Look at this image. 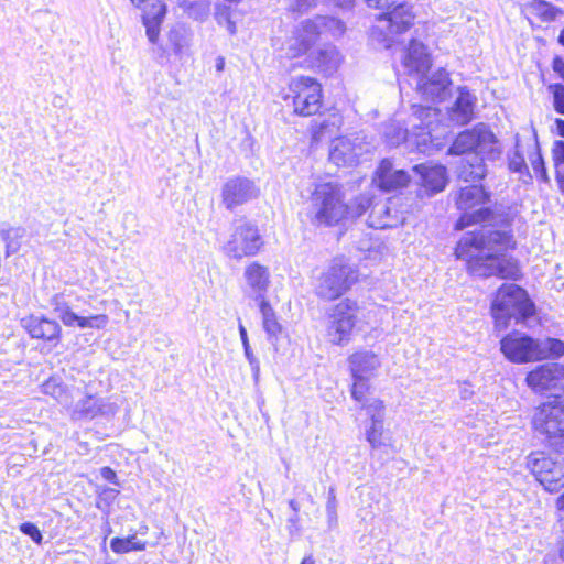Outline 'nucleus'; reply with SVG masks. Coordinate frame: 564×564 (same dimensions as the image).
Segmentation results:
<instances>
[{
    "mask_svg": "<svg viewBox=\"0 0 564 564\" xmlns=\"http://www.w3.org/2000/svg\"><path fill=\"white\" fill-rule=\"evenodd\" d=\"M514 246L510 232L481 227L460 238L455 254L467 262L468 271L474 276L516 280L519 267L514 259L507 257V251Z\"/></svg>",
    "mask_w": 564,
    "mask_h": 564,
    "instance_id": "obj_1",
    "label": "nucleus"
},
{
    "mask_svg": "<svg viewBox=\"0 0 564 564\" xmlns=\"http://www.w3.org/2000/svg\"><path fill=\"white\" fill-rule=\"evenodd\" d=\"M534 314L535 305L523 288L514 283H505L497 290L491 303V315L497 329H506L512 318L519 323Z\"/></svg>",
    "mask_w": 564,
    "mask_h": 564,
    "instance_id": "obj_2",
    "label": "nucleus"
},
{
    "mask_svg": "<svg viewBox=\"0 0 564 564\" xmlns=\"http://www.w3.org/2000/svg\"><path fill=\"white\" fill-rule=\"evenodd\" d=\"M348 206L344 202L341 186L326 182L315 186L311 195L312 221L316 225L335 226L347 217Z\"/></svg>",
    "mask_w": 564,
    "mask_h": 564,
    "instance_id": "obj_3",
    "label": "nucleus"
},
{
    "mask_svg": "<svg viewBox=\"0 0 564 564\" xmlns=\"http://www.w3.org/2000/svg\"><path fill=\"white\" fill-rule=\"evenodd\" d=\"M355 265L345 258H335L321 273L315 283L316 295L325 301H334L345 294L358 281Z\"/></svg>",
    "mask_w": 564,
    "mask_h": 564,
    "instance_id": "obj_4",
    "label": "nucleus"
},
{
    "mask_svg": "<svg viewBox=\"0 0 564 564\" xmlns=\"http://www.w3.org/2000/svg\"><path fill=\"white\" fill-rule=\"evenodd\" d=\"M448 153L486 155L487 160L495 161L500 158L501 149L490 128L485 123H478L474 128L458 133L449 147Z\"/></svg>",
    "mask_w": 564,
    "mask_h": 564,
    "instance_id": "obj_5",
    "label": "nucleus"
},
{
    "mask_svg": "<svg viewBox=\"0 0 564 564\" xmlns=\"http://www.w3.org/2000/svg\"><path fill=\"white\" fill-rule=\"evenodd\" d=\"M489 200L490 193L481 185L462 187L456 196V206L463 214L457 220L456 228L464 229L474 224L490 221L494 213L491 208L484 206Z\"/></svg>",
    "mask_w": 564,
    "mask_h": 564,
    "instance_id": "obj_6",
    "label": "nucleus"
},
{
    "mask_svg": "<svg viewBox=\"0 0 564 564\" xmlns=\"http://www.w3.org/2000/svg\"><path fill=\"white\" fill-rule=\"evenodd\" d=\"M263 245L258 227L245 219H238L232 224L231 234L223 243L221 251L230 259L241 260L256 256Z\"/></svg>",
    "mask_w": 564,
    "mask_h": 564,
    "instance_id": "obj_7",
    "label": "nucleus"
},
{
    "mask_svg": "<svg viewBox=\"0 0 564 564\" xmlns=\"http://www.w3.org/2000/svg\"><path fill=\"white\" fill-rule=\"evenodd\" d=\"M358 312V303L350 299H344L330 308L326 335L332 344L343 346L350 341Z\"/></svg>",
    "mask_w": 564,
    "mask_h": 564,
    "instance_id": "obj_8",
    "label": "nucleus"
},
{
    "mask_svg": "<svg viewBox=\"0 0 564 564\" xmlns=\"http://www.w3.org/2000/svg\"><path fill=\"white\" fill-rule=\"evenodd\" d=\"M533 425L550 442H564V397L543 402L534 413Z\"/></svg>",
    "mask_w": 564,
    "mask_h": 564,
    "instance_id": "obj_9",
    "label": "nucleus"
},
{
    "mask_svg": "<svg viewBox=\"0 0 564 564\" xmlns=\"http://www.w3.org/2000/svg\"><path fill=\"white\" fill-rule=\"evenodd\" d=\"M292 95L293 110L296 115L308 117L318 112L322 107V86L307 76L293 77L289 84Z\"/></svg>",
    "mask_w": 564,
    "mask_h": 564,
    "instance_id": "obj_10",
    "label": "nucleus"
},
{
    "mask_svg": "<svg viewBox=\"0 0 564 564\" xmlns=\"http://www.w3.org/2000/svg\"><path fill=\"white\" fill-rule=\"evenodd\" d=\"M500 349L507 359L522 364L541 359L542 346L540 340L521 334H509L500 341Z\"/></svg>",
    "mask_w": 564,
    "mask_h": 564,
    "instance_id": "obj_11",
    "label": "nucleus"
},
{
    "mask_svg": "<svg viewBox=\"0 0 564 564\" xmlns=\"http://www.w3.org/2000/svg\"><path fill=\"white\" fill-rule=\"evenodd\" d=\"M259 195V188L253 181L237 176L229 178L223 186L221 197L227 209L246 204Z\"/></svg>",
    "mask_w": 564,
    "mask_h": 564,
    "instance_id": "obj_12",
    "label": "nucleus"
},
{
    "mask_svg": "<svg viewBox=\"0 0 564 564\" xmlns=\"http://www.w3.org/2000/svg\"><path fill=\"white\" fill-rule=\"evenodd\" d=\"M527 383L536 392L562 388L564 381V366L549 362L539 366L527 376Z\"/></svg>",
    "mask_w": 564,
    "mask_h": 564,
    "instance_id": "obj_13",
    "label": "nucleus"
},
{
    "mask_svg": "<svg viewBox=\"0 0 564 564\" xmlns=\"http://www.w3.org/2000/svg\"><path fill=\"white\" fill-rule=\"evenodd\" d=\"M79 296L72 290H64L63 292L56 293L50 300L55 315L68 327L75 326L83 317L76 312H82L79 310Z\"/></svg>",
    "mask_w": 564,
    "mask_h": 564,
    "instance_id": "obj_14",
    "label": "nucleus"
},
{
    "mask_svg": "<svg viewBox=\"0 0 564 564\" xmlns=\"http://www.w3.org/2000/svg\"><path fill=\"white\" fill-rule=\"evenodd\" d=\"M414 79L417 90L431 101L443 100L452 83L448 73L443 68L437 69L430 77L426 74H419Z\"/></svg>",
    "mask_w": 564,
    "mask_h": 564,
    "instance_id": "obj_15",
    "label": "nucleus"
},
{
    "mask_svg": "<svg viewBox=\"0 0 564 564\" xmlns=\"http://www.w3.org/2000/svg\"><path fill=\"white\" fill-rule=\"evenodd\" d=\"M373 181L382 191L390 192L406 186L411 176L403 169H395L389 159H383L376 170Z\"/></svg>",
    "mask_w": 564,
    "mask_h": 564,
    "instance_id": "obj_16",
    "label": "nucleus"
},
{
    "mask_svg": "<svg viewBox=\"0 0 564 564\" xmlns=\"http://www.w3.org/2000/svg\"><path fill=\"white\" fill-rule=\"evenodd\" d=\"M412 171L429 196L442 192L446 186L447 172L443 165L417 164L412 166Z\"/></svg>",
    "mask_w": 564,
    "mask_h": 564,
    "instance_id": "obj_17",
    "label": "nucleus"
},
{
    "mask_svg": "<svg viewBox=\"0 0 564 564\" xmlns=\"http://www.w3.org/2000/svg\"><path fill=\"white\" fill-rule=\"evenodd\" d=\"M362 154V147L349 138L333 140L329 148V161L337 166H354Z\"/></svg>",
    "mask_w": 564,
    "mask_h": 564,
    "instance_id": "obj_18",
    "label": "nucleus"
},
{
    "mask_svg": "<svg viewBox=\"0 0 564 564\" xmlns=\"http://www.w3.org/2000/svg\"><path fill=\"white\" fill-rule=\"evenodd\" d=\"M21 323L32 338L47 341L59 339L62 328L54 319H50L45 316L30 315L24 317Z\"/></svg>",
    "mask_w": 564,
    "mask_h": 564,
    "instance_id": "obj_19",
    "label": "nucleus"
},
{
    "mask_svg": "<svg viewBox=\"0 0 564 564\" xmlns=\"http://www.w3.org/2000/svg\"><path fill=\"white\" fill-rule=\"evenodd\" d=\"M243 276L249 292L260 302L264 300L270 284L269 269L254 261L245 268Z\"/></svg>",
    "mask_w": 564,
    "mask_h": 564,
    "instance_id": "obj_20",
    "label": "nucleus"
},
{
    "mask_svg": "<svg viewBox=\"0 0 564 564\" xmlns=\"http://www.w3.org/2000/svg\"><path fill=\"white\" fill-rule=\"evenodd\" d=\"M414 13L406 3L398 4L392 11L379 15V21L386 24L390 34H400L410 29Z\"/></svg>",
    "mask_w": 564,
    "mask_h": 564,
    "instance_id": "obj_21",
    "label": "nucleus"
},
{
    "mask_svg": "<svg viewBox=\"0 0 564 564\" xmlns=\"http://www.w3.org/2000/svg\"><path fill=\"white\" fill-rule=\"evenodd\" d=\"M476 97L466 87L458 88V96L449 110V119L459 126L469 123L474 118Z\"/></svg>",
    "mask_w": 564,
    "mask_h": 564,
    "instance_id": "obj_22",
    "label": "nucleus"
},
{
    "mask_svg": "<svg viewBox=\"0 0 564 564\" xmlns=\"http://www.w3.org/2000/svg\"><path fill=\"white\" fill-rule=\"evenodd\" d=\"M403 64L414 77L427 73L431 67V58L423 43L416 40L410 42Z\"/></svg>",
    "mask_w": 564,
    "mask_h": 564,
    "instance_id": "obj_23",
    "label": "nucleus"
},
{
    "mask_svg": "<svg viewBox=\"0 0 564 564\" xmlns=\"http://www.w3.org/2000/svg\"><path fill=\"white\" fill-rule=\"evenodd\" d=\"M341 55L336 46L324 45L312 53L311 65L325 75H332L341 63Z\"/></svg>",
    "mask_w": 564,
    "mask_h": 564,
    "instance_id": "obj_24",
    "label": "nucleus"
},
{
    "mask_svg": "<svg viewBox=\"0 0 564 564\" xmlns=\"http://www.w3.org/2000/svg\"><path fill=\"white\" fill-rule=\"evenodd\" d=\"M486 155L469 154L462 159L458 167V178L464 182H476L482 180L487 174L485 164Z\"/></svg>",
    "mask_w": 564,
    "mask_h": 564,
    "instance_id": "obj_25",
    "label": "nucleus"
},
{
    "mask_svg": "<svg viewBox=\"0 0 564 564\" xmlns=\"http://www.w3.org/2000/svg\"><path fill=\"white\" fill-rule=\"evenodd\" d=\"M349 365L352 378L369 379L373 371L379 367L378 357L370 351L355 352L349 357Z\"/></svg>",
    "mask_w": 564,
    "mask_h": 564,
    "instance_id": "obj_26",
    "label": "nucleus"
},
{
    "mask_svg": "<svg viewBox=\"0 0 564 564\" xmlns=\"http://www.w3.org/2000/svg\"><path fill=\"white\" fill-rule=\"evenodd\" d=\"M42 391L44 394L51 395L58 403L64 406H72L74 401V392L76 390H68L67 387L62 382L59 378L52 377L42 384Z\"/></svg>",
    "mask_w": 564,
    "mask_h": 564,
    "instance_id": "obj_27",
    "label": "nucleus"
},
{
    "mask_svg": "<svg viewBox=\"0 0 564 564\" xmlns=\"http://www.w3.org/2000/svg\"><path fill=\"white\" fill-rule=\"evenodd\" d=\"M259 306L262 315V326L268 335V340L275 345L278 336L282 333V325L279 323L276 315L268 301L262 300Z\"/></svg>",
    "mask_w": 564,
    "mask_h": 564,
    "instance_id": "obj_28",
    "label": "nucleus"
},
{
    "mask_svg": "<svg viewBox=\"0 0 564 564\" xmlns=\"http://www.w3.org/2000/svg\"><path fill=\"white\" fill-rule=\"evenodd\" d=\"M399 219L391 216V209L386 204H375L368 218V225L376 229L395 227Z\"/></svg>",
    "mask_w": 564,
    "mask_h": 564,
    "instance_id": "obj_29",
    "label": "nucleus"
},
{
    "mask_svg": "<svg viewBox=\"0 0 564 564\" xmlns=\"http://www.w3.org/2000/svg\"><path fill=\"white\" fill-rule=\"evenodd\" d=\"M98 397L86 394L73 404L72 416L76 420H93L97 417Z\"/></svg>",
    "mask_w": 564,
    "mask_h": 564,
    "instance_id": "obj_30",
    "label": "nucleus"
},
{
    "mask_svg": "<svg viewBox=\"0 0 564 564\" xmlns=\"http://www.w3.org/2000/svg\"><path fill=\"white\" fill-rule=\"evenodd\" d=\"M322 22L319 21V15L314 19L306 20L302 22L301 26L296 29L294 33L300 35L304 44H302L301 50H310L311 46L315 43L318 35L322 34Z\"/></svg>",
    "mask_w": 564,
    "mask_h": 564,
    "instance_id": "obj_31",
    "label": "nucleus"
},
{
    "mask_svg": "<svg viewBox=\"0 0 564 564\" xmlns=\"http://www.w3.org/2000/svg\"><path fill=\"white\" fill-rule=\"evenodd\" d=\"M176 3L195 20L204 21L209 15L210 0H176Z\"/></svg>",
    "mask_w": 564,
    "mask_h": 564,
    "instance_id": "obj_32",
    "label": "nucleus"
},
{
    "mask_svg": "<svg viewBox=\"0 0 564 564\" xmlns=\"http://www.w3.org/2000/svg\"><path fill=\"white\" fill-rule=\"evenodd\" d=\"M23 227L0 226V237L6 242V254L9 257L20 248V240L24 237Z\"/></svg>",
    "mask_w": 564,
    "mask_h": 564,
    "instance_id": "obj_33",
    "label": "nucleus"
},
{
    "mask_svg": "<svg viewBox=\"0 0 564 564\" xmlns=\"http://www.w3.org/2000/svg\"><path fill=\"white\" fill-rule=\"evenodd\" d=\"M564 478V463H560L555 466L550 473L544 474L539 477L538 480L544 486V488L550 492H555L560 490L564 482L562 481Z\"/></svg>",
    "mask_w": 564,
    "mask_h": 564,
    "instance_id": "obj_34",
    "label": "nucleus"
},
{
    "mask_svg": "<svg viewBox=\"0 0 564 564\" xmlns=\"http://www.w3.org/2000/svg\"><path fill=\"white\" fill-rule=\"evenodd\" d=\"M110 547L115 553L123 554L131 551H143L145 543L138 541L134 533L128 538H113L110 542Z\"/></svg>",
    "mask_w": 564,
    "mask_h": 564,
    "instance_id": "obj_35",
    "label": "nucleus"
},
{
    "mask_svg": "<svg viewBox=\"0 0 564 564\" xmlns=\"http://www.w3.org/2000/svg\"><path fill=\"white\" fill-rule=\"evenodd\" d=\"M561 462H555L551 457L544 456L543 453L532 454L529 457L528 465L531 467L532 473L536 479L546 473H550Z\"/></svg>",
    "mask_w": 564,
    "mask_h": 564,
    "instance_id": "obj_36",
    "label": "nucleus"
},
{
    "mask_svg": "<svg viewBox=\"0 0 564 564\" xmlns=\"http://www.w3.org/2000/svg\"><path fill=\"white\" fill-rule=\"evenodd\" d=\"M238 329H239V335H240V339H241V343H242L245 356H246V358H247V360H248V362L250 365L253 379L257 382L258 379H259V375H260V362H259L258 358L252 352V349L250 347L249 339H248L247 329L242 325L241 322H239Z\"/></svg>",
    "mask_w": 564,
    "mask_h": 564,
    "instance_id": "obj_37",
    "label": "nucleus"
},
{
    "mask_svg": "<svg viewBox=\"0 0 564 564\" xmlns=\"http://www.w3.org/2000/svg\"><path fill=\"white\" fill-rule=\"evenodd\" d=\"M384 139L389 147H398L402 142L410 141L408 129L401 127L399 123H391L384 129Z\"/></svg>",
    "mask_w": 564,
    "mask_h": 564,
    "instance_id": "obj_38",
    "label": "nucleus"
},
{
    "mask_svg": "<svg viewBox=\"0 0 564 564\" xmlns=\"http://www.w3.org/2000/svg\"><path fill=\"white\" fill-rule=\"evenodd\" d=\"M383 422L384 421L375 420V422H370L369 426H367L366 429V440L373 449L384 445V442L382 440Z\"/></svg>",
    "mask_w": 564,
    "mask_h": 564,
    "instance_id": "obj_39",
    "label": "nucleus"
},
{
    "mask_svg": "<svg viewBox=\"0 0 564 564\" xmlns=\"http://www.w3.org/2000/svg\"><path fill=\"white\" fill-rule=\"evenodd\" d=\"M319 21L323 33H329L332 36H340L345 33V23L337 18L319 15Z\"/></svg>",
    "mask_w": 564,
    "mask_h": 564,
    "instance_id": "obj_40",
    "label": "nucleus"
},
{
    "mask_svg": "<svg viewBox=\"0 0 564 564\" xmlns=\"http://www.w3.org/2000/svg\"><path fill=\"white\" fill-rule=\"evenodd\" d=\"M542 346L541 359L547 357H561L564 355V341L556 338H547L540 341Z\"/></svg>",
    "mask_w": 564,
    "mask_h": 564,
    "instance_id": "obj_41",
    "label": "nucleus"
},
{
    "mask_svg": "<svg viewBox=\"0 0 564 564\" xmlns=\"http://www.w3.org/2000/svg\"><path fill=\"white\" fill-rule=\"evenodd\" d=\"M166 14V4L162 0H151L143 9L142 18L163 21Z\"/></svg>",
    "mask_w": 564,
    "mask_h": 564,
    "instance_id": "obj_42",
    "label": "nucleus"
},
{
    "mask_svg": "<svg viewBox=\"0 0 564 564\" xmlns=\"http://www.w3.org/2000/svg\"><path fill=\"white\" fill-rule=\"evenodd\" d=\"M532 8L534 12L545 22L555 20L557 14L561 12L560 9L544 0L535 1L532 4Z\"/></svg>",
    "mask_w": 564,
    "mask_h": 564,
    "instance_id": "obj_43",
    "label": "nucleus"
},
{
    "mask_svg": "<svg viewBox=\"0 0 564 564\" xmlns=\"http://www.w3.org/2000/svg\"><path fill=\"white\" fill-rule=\"evenodd\" d=\"M519 143H516L513 152L508 154V166L509 170L516 173H525L530 178L532 177L529 173L524 156L518 149Z\"/></svg>",
    "mask_w": 564,
    "mask_h": 564,
    "instance_id": "obj_44",
    "label": "nucleus"
},
{
    "mask_svg": "<svg viewBox=\"0 0 564 564\" xmlns=\"http://www.w3.org/2000/svg\"><path fill=\"white\" fill-rule=\"evenodd\" d=\"M348 206L347 216L359 217L364 215L371 206V199L367 195L356 197Z\"/></svg>",
    "mask_w": 564,
    "mask_h": 564,
    "instance_id": "obj_45",
    "label": "nucleus"
},
{
    "mask_svg": "<svg viewBox=\"0 0 564 564\" xmlns=\"http://www.w3.org/2000/svg\"><path fill=\"white\" fill-rule=\"evenodd\" d=\"M361 404L362 408L366 410V414L369 416L370 422H375V420L384 421V404L381 400H367Z\"/></svg>",
    "mask_w": 564,
    "mask_h": 564,
    "instance_id": "obj_46",
    "label": "nucleus"
},
{
    "mask_svg": "<svg viewBox=\"0 0 564 564\" xmlns=\"http://www.w3.org/2000/svg\"><path fill=\"white\" fill-rule=\"evenodd\" d=\"M108 323V316L100 314L94 316H83L75 325L79 328H104Z\"/></svg>",
    "mask_w": 564,
    "mask_h": 564,
    "instance_id": "obj_47",
    "label": "nucleus"
},
{
    "mask_svg": "<svg viewBox=\"0 0 564 564\" xmlns=\"http://www.w3.org/2000/svg\"><path fill=\"white\" fill-rule=\"evenodd\" d=\"M97 416H113L119 411V405L110 398L98 397Z\"/></svg>",
    "mask_w": 564,
    "mask_h": 564,
    "instance_id": "obj_48",
    "label": "nucleus"
},
{
    "mask_svg": "<svg viewBox=\"0 0 564 564\" xmlns=\"http://www.w3.org/2000/svg\"><path fill=\"white\" fill-rule=\"evenodd\" d=\"M550 93L553 95V106L557 113L564 115V85L552 84L549 86Z\"/></svg>",
    "mask_w": 564,
    "mask_h": 564,
    "instance_id": "obj_49",
    "label": "nucleus"
},
{
    "mask_svg": "<svg viewBox=\"0 0 564 564\" xmlns=\"http://www.w3.org/2000/svg\"><path fill=\"white\" fill-rule=\"evenodd\" d=\"M354 383L351 388V397L355 401L359 403H364L367 400L365 399V394L368 390V380L362 378H352Z\"/></svg>",
    "mask_w": 564,
    "mask_h": 564,
    "instance_id": "obj_50",
    "label": "nucleus"
},
{
    "mask_svg": "<svg viewBox=\"0 0 564 564\" xmlns=\"http://www.w3.org/2000/svg\"><path fill=\"white\" fill-rule=\"evenodd\" d=\"M531 165H532L534 173L541 180V182H543V183L550 182V177L546 172L544 160L539 150H536L535 158L531 159Z\"/></svg>",
    "mask_w": 564,
    "mask_h": 564,
    "instance_id": "obj_51",
    "label": "nucleus"
},
{
    "mask_svg": "<svg viewBox=\"0 0 564 564\" xmlns=\"http://www.w3.org/2000/svg\"><path fill=\"white\" fill-rule=\"evenodd\" d=\"M169 42L173 52L181 55L186 46V40L180 30L173 29L169 32Z\"/></svg>",
    "mask_w": 564,
    "mask_h": 564,
    "instance_id": "obj_52",
    "label": "nucleus"
},
{
    "mask_svg": "<svg viewBox=\"0 0 564 564\" xmlns=\"http://www.w3.org/2000/svg\"><path fill=\"white\" fill-rule=\"evenodd\" d=\"M284 2L290 11L297 13H305L317 4V0H284Z\"/></svg>",
    "mask_w": 564,
    "mask_h": 564,
    "instance_id": "obj_53",
    "label": "nucleus"
},
{
    "mask_svg": "<svg viewBox=\"0 0 564 564\" xmlns=\"http://www.w3.org/2000/svg\"><path fill=\"white\" fill-rule=\"evenodd\" d=\"M303 37L294 33V35L289 40L288 47H286V56L290 58H295L302 54H305L308 50H301L302 44H304V41H302Z\"/></svg>",
    "mask_w": 564,
    "mask_h": 564,
    "instance_id": "obj_54",
    "label": "nucleus"
},
{
    "mask_svg": "<svg viewBox=\"0 0 564 564\" xmlns=\"http://www.w3.org/2000/svg\"><path fill=\"white\" fill-rule=\"evenodd\" d=\"M142 21H143V25L145 26V33H147L149 41L152 44H155L159 40L160 26L163 21L148 20L144 18H142Z\"/></svg>",
    "mask_w": 564,
    "mask_h": 564,
    "instance_id": "obj_55",
    "label": "nucleus"
},
{
    "mask_svg": "<svg viewBox=\"0 0 564 564\" xmlns=\"http://www.w3.org/2000/svg\"><path fill=\"white\" fill-rule=\"evenodd\" d=\"M20 531L30 536L31 540L36 543V544H41L42 541H43V535H42V532L40 531V529L32 522H23L21 525H20Z\"/></svg>",
    "mask_w": 564,
    "mask_h": 564,
    "instance_id": "obj_56",
    "label": "nucleus"
},
{
    "mask_svg": "<svg viewBox=\"0 0 564 564\" xmlns=\"http://www.w3.org/2000/svg\"><path fill=\"white\" fill-rule=\"evenodd\" d=\"M326 512L329 521L336 520V497L334 488L329 489Z\"/></svg>",
    "mask_w": 564,
    "mask_h": 564,
    "instance_id": "obj_57",
    "label": "nucleus"
},
{
    "mask_svg": "<svg viewBox=\"0 0 564 564\" xmlns=\"http://www.w3.org/2000/svg\"><path fill=\"white\" fill-rule=\"evenodd\" d=\"M553 158H554L556 166H558V164L564 165V141L555 142V147L553 150Z\"/></svg>",
    "mask_w": 564,
    "mask_h": 564,
    "instance_id": "obj_58",
    "label": "nucleus"
},
{
    "mask_svg": "<svg viewBox=\"0 0 564 564\" xmlns=\"http://www.w3.org/2000/svg\"><path fill=\"white\" fill-rule=\"evenodd\" d=\"M369 8L372 9H388L393 6L397 0H364Z\"/></svg>",
    "mask_w": 564,
    "mask_h": 564,
    "instance_id": "obj_59",
    "label": "nucleus"
},
{
    "mask_svg": "<svg viewBox=\"0 0 564 564\" xmlns=\"http://www.w3.org/2000/svg\"><path fill=\"white\" fill-rule=\"evenodd\" d=\"M417 138L420 139L417 141L419 151L424 152L426 149L427 141H431V133L426 128H422L421 132L417 134Z\"/></svg>",
    "mask_w": 564,
    "mask_h": 564,
    "instance_id": "obj_60",
    "label": "nucleus"
},
{
    "mask_svg": "<svg viewBox=\"0 0 564 564\" xmlns=\"http://www.w3.org/2000/svg\"><path fill=\"white\" fill-rule=\"evenodd\" d=\"M327 124L321 123L313 129L312 140L314 142H319L325 137V130L327 129Z\"/></svg>",
    "mask_w": 564,
    "mask_h": 564,
    "instance_id": "obj_61",
    "label": "nucleus"
},
{
    "mask_svg": "<svg viewBox=\"0 0 564 564\" xmlns=\"http://www.w3.org/2000/svg\"><path fill=\"white\" fill-rule=\"evenodd\" d=\"M414 115H416L419 118H424V119H427V118H431V117H435L436 116V110L434 108H431V107H419Z\"/></svg>",
    "mask_w": 564,
    "mask_h": 564,
    "instance_id": "obj_62",
    "label": "nucleus"
},
{
    "mask_svg": "<svg viewBox=\"0 0 564 564\" xmlns=\"http://www.w3.org/2000/svg\"><path fill=\"white\" fill-rule=\"evenodd\" d=\"M553 70L557 73L564 80V59L560 56H555L552 63Z\"/></svg>",
    "mask_w": 564,
    "mask_h": 564,
    "instance_id": "obj_63",
    "label": "nucleus"
},
{
    "mask_svg": "<svg viewBox=\"0 0 564 564\" xmlns=\"http://www.w3.org/2000/svg\"><path fill=\"white\" fill-rule=\"evenodd\" d=\"M100 475L107 481L117 484V475L110 467H102L100 469Z\"/></svg>",
    "mask_w": 564,
    "mask_h": 564,
    "instance_id": "obj_64",
    "label": "nucleus"
}]
</instances>
